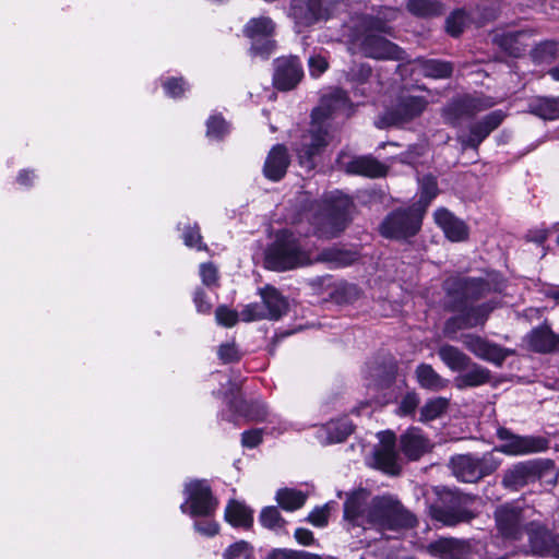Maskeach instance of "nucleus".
I'll return each mask as SVG.
<instances>
[{
	"label": "nucleus",
	"instance_id": "nucleus-1",
	"mask_svg": "<svg viewBox=\"0 0 559 559\" xmlns=\"http://www.w3.org/2000/svg\"><path fill=\"white\" fill-rule=\"evenodd\" d=\"M506 288V280L497 272H488L485 276H450L443 282L445 307L456 316L449 318L443 328L444 335L455 340L459 330L483 326L489 314L500 306V300L491 298L475 305L476 301L501 294Z\"/></svg>",
	"mask_w": 559,
	"mask_h": 559
},
{
	"label": "nucleus",
	"instance_id": "nucleus-2",
	"mask_svg": "<svg viewBox=\"0 0 559 559\" xmlns=\"http://www.w3.org/2000/svg\"><path fill=\"white\" fill-rule=\"evenodd\" d=\"M344 521L348 528L374 530L384 535L412 528L417 520L392 496L370 498L367 490L350 492L344 502Z\"/></svg>",
	"mask_w": 559,
	"mask_h": 559
},
{
	"label": "nucleus",
	"instance_id": "nucleus-3",
	"mask_svg": "<svg viewBox=\"0 0 559 559\" xmlns=\"http://www.w3.org/2000/svg\"><path fill=\"white\" fill-rule=\"evenodd\" d=\"M352 111L348 96L341 88L321 97L319 106L312 110L310 128L296 148L301 167L314 168V157L335 139L340 120L348 118Z\"/></svg>",
	"mask_w": 559,
	"mask_h": 559
},
{
	"label": "nucleus",
	"instance_id": "nucleus-4",
	"mask_svg": "<svg viewBox=\"0 0 559 559\" xmlns=\"http://www.w3.org/2000/svg\"><path fill=\"white\" fill-rule=\"evenodd\" d=\"M391 33V26L383 19L358 14L350 19L347 37L352 48L367 58L404 60L405 51L384 37Z\"/></svg>",
	"mask_w": 559,
	"mask_h": 559
},
{
	"label": "nucleus",
	"instance_id": "nucleus-5",
	"mask_svg": "<svg viewBox=\"0 0 559 559\" xmlns=\"http://www.w3.org/2000/svg\"><path fill=\"white\" fill-rule=\"evenodd\" d=\"M353 205V200L342 191L324 194L321 201H316L312 205L316 212L312 222L316 230L328 238L337 236L349 222Z\"/></svg>",
	"mask_w": 559,
	"mask_h": 559
},
{
	"label": "nucleus",
	"instance_id": "nucleus-6",
	"mask_svg": "<svg viewBox=\"0 0 559 559\" xmlns=\"http://www.w3.org/2000/svg\"><path fill=\"white\" fill-rule=\"evenodd\" d=\"M474 497L457 490L444 489L438 493V499L430 504L431 518L444 525L453 526L469 522L476 516L472 509Z\"/></svg>",
	"mask_w": 559,
	"mask_h": 559
},
{
	"label": "nucleus",
	"instance_id": "nucleus-7",
	"mask_svg": "<svg viewBox=\"0 0 559 559\" xmlns=\"http://www.w3.org/2000/svg\"><path fill=\"white\" fill-rule=\"evenodd\" d=\"M554 475L555 465L550 460L533 459L516 462L503 469L501 485L509 491H519L525 486Z\"/></svg>",
	"mask_w": 559,
	"mask_h": 559
},
{
	"label": "nucleus",
	"instance_id": "nucleus-8",
	"mask_svg": "<svg viewBox=\"0 0 559 559\" xmlns=\"http://www.w3.org/2000/svg\"><path fill=\"white\" fill-rule=\"evenodd\" d=\"M341 0H289L287 16L294 28L301 33L333 17Z\"/></svg>",
	"mask_w": 559,
	"mask_h": 559
},
{
	"label": "nucleus",
	"instance_id": "nucleus-9",
	"mask_svg": "<svg viewBox=\"0 0 559 559\" xmlns=\"http://www.w3.org/2000/svg\"><path fill=\"white\" fill-rule=\"evenodd\" d=\"M307 253L288 231L281 233L265 252L264 263L269 270L286 271L307 264Z\"/></svg>",
	"mask_w": 559,
	"mask_h": 559
},
{
	"label": "nucleus",
	"instance_id": "nucleus-10",
	"mask_svg": "<svg viewBox=\"0 0 559 559\" xmlns=\"http://www.w3.org/2000/svg\"><path fill=\"white\" fill-rule=\"evenodd\" d=\"M261 302L247 305L240 312L241 320L246 322L258 320L277 321L285 316L289 308V302L278 289L271 285L259 288Z\"/></svg>",
	"mask_w": 559,
	"mask_h": 559
},
{
	"label": "nucleus",
	"instance_id": "nucleus-11",
	"mask_svg": "<svg viewBox=\"0 0 559 559\" xmlns=\"http://www.w3.org/2000/svg\"><path fill=\"white\" fill-rule=\"evenodd\" d=\"M424 214L413 205L391 212L381 223L380 233L388 239L407 240L421 228Z\"/></svg>",
	"mask_w": 559,
	"mask_h": 559
},
{
	"label": "nucleus",
	"instance_id": "nucleus-12",
	"mask_svg": "<svg viewBox=\"0 0 559 559\" xmlns=\"http://www.w3.org/2000/svg\"><path fill=\"white\" fill-rule=\"evenodd\" d=\"M499 465L500 460L492 453H485L481 456L461 454L451 460L453 475L463 483H476L492 474Z\"/></svg>",
	"mask_w": 559,
	"mask_h": 559
},
{
	"label": "nucleus",
	"instance_id": "nucleus-13",
	"mask_svg": "<svg viewBox=\"0 0 559 559\" xmlns=\"http://www.w3.org/2000/svg\"><path fill=\"white\" fill-rule=\"evenodd\" d=\"M185 497L180 510L192 518L213 516L218 506L206 480H193L187 484Z\"/></svg>",
	"mask_w": 559,
	"mask_h": 559
},
{
	"label": "nucleus",
	"instance_id": "nucleus-14",
	"mask_svg": "<svg viewBox=\"0 0 559 559\" xmlns=\"http://www.w3.org/2000/svg\"><path fill=\"white\" fill-rule=\"evenodd\" d=\"M497 437L502 443L495 450L510 456L538 453L548 448V441L544 437L520 436L503 427L497 430Z\"/></svg>",
	"mask_w": 559,
	"mask_h": 559
},
{
	"label": "nucleus",
	"instance_id": "nucleus-15",
	"mask_svg": "<svg viewBox=\"0 0 559 559\" xmlns=\"http://www.w3.org/2000/svg\"><path fill=\"white\" fill-rule=\"evenodd\" d=\"M275 24L267 16L251 19L245 26V34L252 40L251 55L267 59L273 52L275 41L272 35Z\"/></svg>",
	"mask_w": 559,
	"mask_h": 559
},
{
	"label": "nucleus",
	"instance_id": "nucleus-16",
	"mask_svg": "<svg viewBox=\"0 0 559 559\" xmlns=\"http://www.w3.org/2000/svg\"><path fill=\"white\" fill-rule=\"evenodd\" d=\"M379 443L372 450L370 464L390 475L401 472L396 451V437L393 431L385 430L377 433Z\"/></svg>",
	"mask_w": 559,
	"mask_h": 559
},
{
	"label": "nucleus",
	"instance_id": "nucleus-17",
	"mask_svg": "<svg viewBox=\"0 0 559 559\" xmlns=\"http://www.w3.org/2000/svg\"><path fill=\"white\" fill-rule=\"evenodd\" d=\"M528 548L525 555L559 559V536L537 521L526 525Z\"/></svg>",
	"mask_w": 559,
	"mask_h": 559
},
{
	"label": "nucleus",
	"instance_id": "nucleus-18",
	"mask_svg": "<svg viewBox=\"0 0 559 559\" xmlns=\"http://www.w3.org/2000/svg\"><path fill=\"white\" fill-rule=\"evenodd\" d=\"M427 105L428 100L425 96L402 94L395 104L385 111L383 120L389 126L403 124L420 116Z\"/></svg>",
	"mask_w": 559,
	"mask_h": 559
},
{
	"label": "nucleus",
	"instance_id": "nucleus-19",
	"mask_svg": "<svg viewBox=\"0 0 559 559\" xmlns=\"http://www.w3.org/2000/svg\"><path fill=\"white\" fill-rule=\"evenodd\" d=\"M460 341L477 358L497 367H501L507 357L514 353L512 349L504 348L475 334H463Z\"/></svg>",
	"mask_w": 559,
	"mask_h": 559
},
{
	"label": "nucleus",
	"instance_id": "nucleus-20",
	"mask_svg": "<svg viewBox=\"0 0 559 559\" xmlns=\"http://www.w3.org/2000/svg\"><path fill=\"white\" fill-rule=\"evenodd\" d=\"M302 76V66L297 57H282L274 61L273 84L277 90L289 91L295 88Z\"/></svg>",
	"mask_w": 559,
	"mask_h": 559
},
{
	"label": "nucleus",
	"instance_id": "nucleus-21",
	"mask_svg": "<svg viewBox=\"0 0 559 559\" xmlns=\"http://www.w3.org/2000/svg\"><path fill=\"white\" fill-rule=\"evenodd\" d=\"M524 519V511L512 504L500 506L495 511L497 531L506 539L515 540L522 535Z\"/></svg>",
	"mask_w": 559,
	"mask_h": 559
},
{
	"label": "nucleus",
	"instance_id": "nucleus-22",
	"mask_svg": "<svg viewBox=\"0 0 559 559\" xmlns=\"http://www.w3.org/2000/svg\"><path fill=\"white\" fill-rule=\"evenodd\" d=\"M471 545L461 539L441 537L427 546V554L440 559H464L469 555Z\"/></svg>",
	"mask_w": 559,
	"mask_h": 559
},
{
	"label": "nucleus",
	"instance_id": "nucleus-23",
	"mask_svg": "<svg viewBox=\"0 0 559 559\" xmlns=\"http://www.w3.org/2000/svg\"><path fill=\"white\" fill-rule=\"evenodd\" d=\"M532 33L530 31H515L495 33L492 41L507 55L521 57L530 46Z\"/></svg>",
	"mask_w": 559,
	"mask_h": 559
},
{
	"label": "nucleus",
	"instance_id": "nucleus-24",
	"mask_svg": "<svg viewBox=\"0 0 559 559\" xmlns=\"http://www.w3.org/2000/svg\"><path fill=\"white\" fill-rule=\"evenodd\" d=\"M504 115L501 110H495L486 115L481 120L473 123L469 128V135L463 142L465 147L477 148L479 144L503 121Z\"/></svg>",
	"mask_w": 559,
	"mask_h": 559
},
{
	"label": "nucleus",
	"instance_id": "nucleus-25",
	"mask_svg": "<svg viewBox=\"0 0 559 559\" xmlns=\"http://www.w3.org/2000/svg\"><path fill=\"white\" fill-rule=\"evenodd\" d=\"M429 440L421 430L416 427L408 428L400 437V449L402 453L411 461H417L430 449Z\"/></svg>",
	"mask_w": 559,
	"mask_h": 559
},
{
	"label": "nucleus",
	"instance_id": "nucleus-26",
	"mask_svg": "<svg viewBox=\"0 0 559 559\" xmlns=\"http://www.w3.org/2000/svg\"><path fill=\"white\" fill-rule=\"evenodd\" d=\"M289 163L290 159L286 147L282 144H276L266 156L263 174L272 181H280L285 176Z\"/></svg>",
	"mask_w": 559,
	"mask_h": 559
},
{
	"label": "nucleus",
	"instance_id": "nucleus-27",
	"mask_svg": "<svg viewBox=\"0 0 559 559\" xmlns=\"http://www.w3.org/2000/svg\"><path fill=\"white\" fill-rule=\"evenodd\" d=\"M435 222L451 241H462L467 237L465 223L455 217L449 210L440 207L435 212Z\"/></svg>",
	"mask_w": 559,
	"mask_h": 559
},
{
	"label": "nucleus",
	"instance_id": "nucleus-28",
	"mask_svg": "<svg viewBox=\"0 0 559 559\" xmlns=\"http://www.w3.org/2000/svg\"><path fill=\"white\" fill-rule=\"evenodd\" d=\"M343 167L347 174L370 178L383 177L388 171L384 164L370 155L353 157Z\"/></svg>",
	"mask_w": 559,
	"mask_h": 559
},
{
	"label": "nucleus",
	"instance_id": "nucleus-29",
	"mask_svg": "<svg viewBox=\"0 0 559 559\" xmlns=\"http://www.w3.org/2000/svg\"><path fill=\"white\" fill-rule=\"evenodd\" d=\"M490 378L489 369L471 360V365L454 378V383L457 389L463 390L486 384L490 381Z\"/></svg>",
	"mask_w": 559,
	"mask_h": 559
},
{
	"label": "nucleus",
	"instance_id": "nucleus-30",
	"mask_svg": "<svg viewBox=\"0 0 559 559\" xmlns=\"http://www.w3.org/2000/svg\"><path fill=\"white\" fill-rule=\"evenodd\" d=\"M354 426L348 418L332 420L323 425L318 431V438L322 443L343 442L352 432Z\"/></svg>",
	"mask_w": 559,
	"mask_h": 559
},
{
	"label": "nucleus",
	"instance_id": "nucleus-31",
	"mask_svg": "<svg viewBox=\"0 0 559 559\" xmlns=\"http://www.w3.org/2000/svg\"><path fill=\"white\" fill-rule=\"evenodd\" d=\"M526 341L532 350L549 353L557 347L559 338L548 326H539L526 336Z\"/></svg>",
	"mask_w": 559,
	"mask_h": 559
},
{
	"label": "nucleus",
	"instance_id": "nucleus-32",
	"mask_svg": "<svg viewBox=\"0 0 559 559\" xmlns=\"http://www.w3.org/2000/svg\"><path fill=\"white\" fill-rule=\"evenodd\" d=\"M414 63L415 69H418L427 78L447 79L453 72V64L444 60L418 57L414 60Z\"/></svg>",
	"mask_w": 559,
	"mask_h": 559
},
{
	"label": "nucleus",
	"instance_id": "nucleus-33",
	"mask_svg": "<svg viewBox=\"0 0 559 559\" xmlns=\"http://www.w3.org/2000/svg\"><path fill=\"white\" fill-rule=\"evenodd\" d=\"M357 259L355 251L338 248L336 246L323 249L317 257V261L326 263L331 269L344 267L353 264Z\"/></svg>",
	"mask_w": 559,
	"mask_h": 559
},
{
	"label": "nucleus",
	"instance_id": "nucleus-34",
	"mask_svg": "<svg viewBox=\"0 0 559 559\" xmlns=\"http://www.w3.org/2000/svg\"><path fill=\"white\" fill-rule=\"evenodd\" d=\"M419 199L413 204L424 215L432 200L439 194L437 177L428 174L417 178Z\"/></svg>",
	"mask_w": 559,
	"mask_h": 559
},
{
	"label": "nucleus",
	"instance_id": "nucleus-35",
	"mask_svg": "<svg viewBox=\"0 0 559 559\" xmlns=\"http://www.w3.org/2000/svg\"><path fill=\"white\" fill-rule=\"evenodd\" d=\"M438 356L452 371H463L471 365V358L453 345L444 344L438 349Z\"/></svg>",
	"mask_w": 559,
	"mask_h": 559
},
{
	"label": "nucleus",
	"instance_id": "nucleus-36",
	"mask_svg": "<svg viewBox=\"0 0 559 559\" xmlns=\"http://www.w3.org/2000/svg\"><path fill=\"white\" fill-rule=\"evenodd\" d=\"M225 520L233 526L249 527L253 522L252 510L238 500H230L225 509Z\"/></svg>",
	"mask_w": 559,
	"mask_h": 559
},
{
	"label": "nucleus",
	"instance_id": "nucleus-37",
	"mask_svg": "<svg viewBox=\"0 0 559 559\" xmlns=\"http://www.w3.org/2000/svg\"><path fill=\"white\" fill-rule=\"evenodd\" d=\"M308 495L295 488H281L276 491L275 500L278 506L288 512L296 511L304 507Z\"/></svg>",
	"mask_w": 559,
	"mask_h": 559
},
{
	"label": "nucleus",
	"instance_id": "nucleus-38",
	"mask_svg": "<svg viewBox=\"0 0 559 559\" xmlns=\"http://www.w3.org/2000/svg\"><path fill=\"white\" fill-rule=\"evenodd\" d=\"M416 378L421 388L439 391L447 385V381L428 364H420L416 368Z\"/></svg>",
	"mask_w": 559,
	"mask_h": 559
},
{
	"label": "nucleus",
	"instance_id": "nucleus-39",
	"mask_svg": "<svg viewBox=\"0 0 559 559\" xmlns=\"http://www.w3.org/2000/svg\"><path fill=\"white\" fill-rule=\"evenodd\" d=\"M532 114L545 119L559 118V97H538L530 104Z\"/></svg>",
	"mask_w": 559,
	"mask_h": 559
},
{
	"label": "nucleus",
	"instance_id": "nucleus-40",
	"mask_svg": "<svg viewBox=\"0 0 559 559\" xmlns=\"http://www.w3.org/2000/svg\"><path fill=\"white\" fill-rule=\"evenodd\" d=\"M475 107L474 99H456L450 103L443 111L444 119L453 126L460 123L465 115H472L471 109Z\"/></svg>",
	"mask_w": 559,
	"mask_h": 559
},
{
	"label": "nucleus",
	"instance_id": "nucleus-41",
	"mask_svg": "<svg viewBox=\"0 0 559 559\" xmlns=\"http://www.w3.org/2000/svg\"><path fill=\"white\" fill-rule=\"evenodd\" d=\"M559 52V44L552 40H546L536 45L532 52V59L536 63H550Z\"/></svg>",
	"mask_w": 559,
	"mask_h": 559
},
{
	"label": "nucleus",
	"instance_id": "nucleus-42",
	"mask_svg": "<svg viewBox=\"0 0 559 559\" xmlns=\"http://www.w3.org/2000/svg\"><path fill=\"white\" fill-rule=\"evenodd\" d=\"M406 8L417 16H433L441 12V5L436 0H408Z\"/></svg>",
	"mask_w": 559,
	"mask_h": 559
},
{
	"label": "nucleus",
	"instance_id": "nucleus-43",
	"mask_svg": "<svg viewBox=\"0 0 559 559\" xmlns=\"http://www.w3.org/2000/svg\"><path fill=\"white\" fill-rule=\"evenodd\" d=\"M259 520L262 526L273 531H281L286 525V521L274 506L263 508Z\"/></svg>",
	"mask_w": 559,
	"mask_h": 559
},
{
	"label": "nucleus",
	"instance_id": "nucleus-44",
	"mask_svg": "<svg viewBox=\"0 0 559 559\" xmlns=\"http://www.w3.org/2000/svg\"><path fill=\"white\" fill-rule=\"evenodd\" d=\"M229 132L228 123L221 115H212L206 121V136L211 141H219Z\"/></svg>",
	"mask_w": 559,
	"mask_h": 559
},
{
	"label": "nucleus",
	"instance_id": "nucleus-45",
	"mask_svg": "<svg viewBox=\"0 0 559 559\" xmlns=\"http://www.w3.org/2000/svg\"><path fill=\"white\" fill-rule=\"evenodd\" d=\"M182 240L183 243L189 248H194L197 250H204L206 246L202 242V236L200 234V228L197 223L193 225H186L182 230Z\"/></svg>",
	"mask_w": 559,
	"mask_h": 559
},
{
	"label": "nucleus",
	"instance_id": "nucleus-46",
	"mask_svg": "<svg viewBox=\"0 0 559 559\" xmlns=\"http://www.w3.org/2000/svg\"><path fill=\"white\" fill-rule=\"evenodd\" d=\"M265 559H322L320 555L308 551H295L286 548H274Z\"/></svg>",
	"mask_w": 559,
	"mask_h": 559
},
{
	"label": "nucleus",
	"instance_id": "nucleus-47",
	"mask_svg": "<svg viewBox=\"0 0 559 559\" xmlns=\"http://www.w3.org/2000/svg\"><path fill=\"white\" fill-rule=\"evenodd\" d=\"M448 407V400L443 397H437L430 400L426 403V405L421 409V419L423 420H432L439 417Z\"/></svg>",
	"mask_w": 559,
	"mask_h": 559
},
{
	"label": "nucleus",
	"instance_id": "nucleus-48",
	"mask_svg": "<svg viewBox=\"0 0 559 559\" xmlns=\"http://www.w3.org/2000/svg\"><path fill=\"white\" fill-rule=\"evenodd\" d=\"M252 557L253 548L245 540L234 543L224 554V559H250Z\"/></svg>",
	"mask_w": 559,
	"mask_h": 559
},
{
	"label": "nucleus",
	"instance_id": "nucleus-49",
	"mask_svg": "<svg viewBox=\"0 0 559 559\" xmlns=\"http://www.w3.org/2000/svg\"><path fill=\"white\" fill-rule=\"evenodd\" d=\"M467 23V15L463 10H456L447 19V32L451 36H459Z\"/></svg>",
	"mask_w": 559,
	"mask_h": 559
},
{
	"label": "nucleus",
	"instance_id": "nucleus-50",
	"mask_svg": "<svg viewBox=\"0 0 559 559\" xmlns=\"http://www.w3.org/2000/svg\"><path fill=\"white\" fill-rule=\"evenodd\" d=\"M163 87L166 95L173 98L182 96L189 90L188 83L182 78H168L163 82Z\"/></svg>",
	"mask_w": 559,
	"mask_h": 559
},
{
	"label": "nucleus",
	"instance_id": "nucleus-51",
	"mask_svg": "<svg viewBox=\"0 0 559 559\" xmlns=\"http://www.w3.org/2000/svg\"><path fill=\"white\" fill-rule=\"evenodd\" d=\"M194 528L199 534L206 537H212L218 533V524L212 516H197Z\"/></svg>",
	"mask_w": 559,
	"mask_h": 559
},
{
	"label": "nucleus",
	"instance_id": "nucleus-52",
	"mask_svg": "<svg viewBox=\"0 0 559 559\" xmlns=\"http://www.w3.org/2000/svg\"><path fill=\"white\" fill-rule=\"evenodd\" d=\"M217 355L224 364L238 361L240 359V352L234 342H226L221 344L217 350Z\"/></svg>",
	"mask_w": 559,
	"mask_h": 559
},
{
	"label": "nucleus",
	"instance_id": "nucleus-53",
	"mask_svg": "<svg viewBox=\"0 0 559 559\" xmlns=\"http://www.w3.org/2000/svg\"><path fill=\"white\" fill-rule=\"evenodd\" d=\"M371 74H372V70L369 64L359 63V64H354L350 68L349 72H348V78L353 82H356L359 85H364L365 83H367V81L369 80Z\"/></svg>",
	"mask_w": 559,
	"mask_h": 559
},
{
	"label": "nucleus",
	"instance_id": "nucleus-54",
	"mask_svg": "<svg viewBox=\"0 0 559 559\" xmlns=\"http://www.w3.org/2000/svg\"><path fill=\"white\" fill-rule=\"evenodd\" d=\"M241 316L227 308L226 306H219L215 311V318L218 324L224 325L226 328H230L235 325L238 321V318Z\"/></svg>",
	"mask_w": 559,
	"mask_h": 559
},
{
	"label": "nucleus",
	"instance_id": "nucleus-55",
	"mask_svg": "<svg viewBox=\"0 0 559 559\" xmlns=\"http://www.w3.org/2000/svg\"><path fill=\"white\" fill-rule=\"evenodd\" d=\"M308 67L311 76H320L328 69V61L321 53L312 55L308 59Z\"/></svg>",
	"mask_w": 559,
	"mask_h": 559
},
{
	"label": "nucleus",
	"instance_id": "nucleus-56",
	"mask_svg": "<svg viewBox=\"0 0 559 559\" xmlns=\"http://www.w3.org/2000/svg\"><path fill=\"white\" fill-rule=\"evenodd\" d=\"M328 519L329 506L325 504L323 507H317L316 509H313L309 513L307 521L317 527H324L328 524Z\"/></svg>",
	"mask_w": 559,
	"mask_h": 559
},
{
	"label": "nucleus",
	"instance_id": "nucleus-57",
	"mask_svg": "<svg viewBox=\"0 0 559 559\" xmlns=\"http://www.w3.org/2000/svg\"><path fill=\"white\" fill-rule=\"evenodd\" d=\"M200 276L204 285L212 286L217 281V269L212 263H202L200 265Z\"/></svg>",
	"mask_w": 559,
	"mask_h": 559
},
{
	"label": "nucleus",
	"instance_id": "nucleus-58",
	"mask_svg": "<svg viewBox=\"0 0 559 559\" xmlns=\"http://www.w3.org/2000/svg\"><path fill=\"white\" fill-rule=\"evenodd\" d=\"M262 442V430L252 429L241 433V443L243 447L253 449Z\"/></svg>",
	"mask_w": 559,
	"mask_h": 559
},
{
	"label": "nucleus",
	"instance_id": "nucleus-59",
	"mask_svg": "<svg viewBox=\"0 0 559 559\" xmlns=\"http://www.w3.org/2000/svg\"><path fill=\"white\" fill-rule=\"evenodd\" d=\"M193 301L198 312L209 313L212 309V304L207 300L203 289H197L194 293Z\"/></svg>",
	"mask_w": 559,
	"mask_h": 559
},
{
	"label": "nucleus",
	"instance_id": "nucleus-60",
	"mask_svg": "<svg viewBox=\"0 0 559 559\" xmlns=\"http://www.w3.org/2000/svg\"><path fill=\"white\" fill-rule=\"evenodd\" d=\"M418 405V397L415 394H406L400 404V411L403 415L412 414Z\"/></svg>",
	"mask_w": 559,
	"mask_h": 559
},
{
	"label": "nucleus",
	"instance_id": "nucleus-61",
	"mask_svg": "<svg viewBox=\"0 0 559 559\" xmlns=\"http://www.w3.org/2000/svg\"><path fill=\"white\" fill-rule=\"evenodd\" d=\"M308 427H309V425H304V424L292 423V421L278 419V427L275 429L277 430V433L281 435L290 429L301 431Z\"/></svg>",
	"mask_w": 559,
	"mask_h": 559
},
{
	"label": "nucleus",
	"instance_id": "nucleus-62",
	"mask_svg": "<svg viewBox=\"0 0 559 559\" xmlns=\"http://www.w3.org/2000/svg\"><path fill=\"white\" fill-rule=\"evenodd\" d=\"M295 538L301 545H310L313 542V534L307 528H297L295 531Z\"/></svg>",
	"mask_w": 559,
	"mask_h": 559
},
{
	"label": "nucleus",
	"instance_id": "nucleus-63",
	"mask_svg": "<svg viewBox=\"0 0 559 559\" xmlns=\"http://www.w3.org/2000/svg\"><path fill=\"white\" fill-rule=\"evenodd\" d=\"M35 178H36V176L34 174V171L23 169L19 173L16 180L21 186L31 187L33 185Z\"/></svg>",
	"mask_w": 559,
	"mask_h": 559
},
{
	"label": "nucleus",
	"instance_id": "nucleus-64",
	"mask_svg": "<svg viewBox=\"0 0 559 559\" xmlns=\"http://www.w3.org/2000/svg\"><path fill=\"white\" fill-rule=\"evenodd\" d=\"M548 236V231L546 229L531 231L528 238L531 241L543 243Z\"/></svg>",
	"mask_w": 559,
	"mask_h": 559
}]
</instances>
